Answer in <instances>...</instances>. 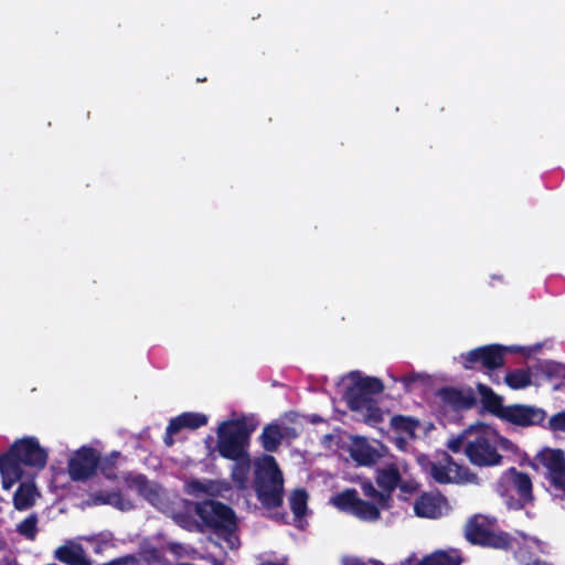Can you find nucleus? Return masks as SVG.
Instances as JSON below:
<instances>
[{"label": "nucleus", "mask_w": 565, "mask_h": 565, "mask_svg": "<svg viewBox=\"0 0 565 565\" xmlns=\"http://www.w3.org/2000/svg\"><path fill=\"white\" fill-rule=\"evenodd\" d=\"M343 397L351 411L367 423L376 425L383 422L385 413L374 403L372 395L380 394L384 386L376 377L364 376L360 372H351L340 383Z\"/></svg>", "instance_id": "2"}, {"label": "nucleus", "mask_w": 565, "mask_h": 565, "mask_svg": "<svg viewBox=\"0 0 565 565\" xmlns=\"http://www.w3.org/2000/svg\"><path fill=\"white\" fill-rule=\"evenodd\" d=\"M520 562L522 563V565H548V564L540 562V561H533L531 563H524L523 559H520Z\"/></svg>", "instance_id": "39"}, {"label": "nucleus", "mask_w": 565, "mask_h": 565, "mask_svg": "<svg viewBox=\"0 0 565 565\" xmlns=\"http://www.w3.org/2000/svg\"><path fill=\"white\" fill-rule=\"evenodd\" d=\"M111 565H140L139 562L137 559H135L134 557H127L125 559H121L119 562H116Z\"/></svg>", "instance_id": "37"}, {"label": "nucleus", "mask_w": 565, "mask_h": 565, "mask_svg": "<svg viewBox=\"0 0 565 565\" xmlns=\"http://www.w3.org/2000/svg\"><path fill=\"white\" fill-rule=\"evenodd\" d=\"M480 362L487 369H495L503 364L502 348L499 345H489L470 351L465 356V366L467 369Z\"/></svg>", "instance_id": "15"}, {"label": "nucleus", "mask_w": 565, "mask_h": 565, "mask_svg": "<svg viewBox=\"0 0 565 565\" xmlns=\"http://www.w3.org/2000/svg\"><path fill=\"white\" fill-rule=\"evenodd\" d=\"M250 430L244 419L224 422L217 429L220 454L231 460L246 457V445Z\"/></svg>", "instance_id": "9"}, {"label": "nucleus", "mask_w": 565, "mask_h": 565, "mask_svg": "<svg viewBox=\"0 0 565 565\" xmlns=\"http://www.w3.org/2000/svg\"><path fill=\"white\" fill-rule=\"evenodd\" d=\"M39 498V492L33 482H24L17 490L13 502L14 507L18 510H26L31 508L36 499Z\"/></svg>", "instance_id": "23"}, {"label": "nucleus", "mask_w": 565, "mask_h": 565, "mask_svg": "<svg viewBox=\"0 0 565 565\" xmlns=\"http://www.w3.org/2000/svg\"><path fill=\"white\" fill-rule=\"evenodd\" d=\"M450 505L440 493H424L414 502L415 514L419 518L437 519L449 513Z\"/></svg>", "instance_id": "13"}, {"label": "nucleus", "mask_w": 565, "mask_h": 565, "mask_svg": "<svg viewBox=\"0 0 565 565\" xmlns=\"http://www.w3.org/2000/svg\"><path fill=\"white\" fill-rule=\"evenodd\" d=\"M128 486L163 513L170 515L180 526H190V510L183 500L177 497L171 499L158 484L149 483L142 476L129 478Z\"/></svg>", "instance_id": "5"}, {"label": "nucleus", "mask_w": 565, "mask_h": 565, "mask_svg": "<svg viewBox=\"0 0 565 565\" xmlns=\"http://www.w3.org/2000/svg\"><path fill=\"white\" fill-rule=\"evenodd\" d=\"M501 418L514 425L532 426L542 423L545 413L541 408L532 406L511 405L502 411Z\"/></svg>", "instance_id": "14"}, {"label": "nucleus", "mask_w": 565, "mask_h": 565, "mask_svg": "<svg viewBox=\"0 0 565 565\" xmlns=\"http://www.w3.org/2000/svg\"><path fill=\"white\" fill-rule=\"evenodd\" d=\"M413 562V557H408L406 558L404 562H403V565H411V563Z\"/></svg>", "instance_id": "41"}, {"label": "nucleus", "mask_w": 565, "mask_h": 565, "mask_svg": "<svg viewBox=\"0 0 565 565\" xmlns=\"http://www.w3.org/2000/svg\"><path fill=\"white\" fill-rule=\"evenodd\" d=\"M399 480L401 473L396 466L387 465L386 467L379 469L376 475V483L382 490H377V493L388 494L391 501V493L396 488Z\"/></svg>", "instance_id": "22"}, {"label": "nucleus", "mask_w": 565, "mask_h": 565, "mask_svg": "<svg viewBox=\"0 0 565 565\" xmlns=\"http://www.w3.org/2000/svg\"><path fill=\"white\" fill-rule=\"evenodd\" d=\"M227 487L213 480H190L185 484V491L195 497L201 495H221Z\"/></svg>", "instance_id": "21"}, {"label": "nucleus", "mask_w": 565, "mask_h": 565, "mask_svg": "<svg viewBox=\"0 0 565 565\" xmlns=\"http://www.w3.org/2000/svg\"><path fill=\"white\" fill-rule=\"evenodd\" d=\"M466 436H467V430L462 435L450 438L447 443L448 449L451 450L452 452H459L463 446L466 448L467 447V437Z\"/></svg>", "instance_id": "34"}, {"label": "nucleus", "mask_w": 565, "mask_h": 565, "mask_svg": "<svg viewBox=\"0 0 565 565\" xmlns=\"http://www.w3.org/2000/svg\"><path fill=\"white\" fill-rule=\"evenodd\" d=\"M98 456L92 449L83 447L77 450L68 461V472L73 480H85L89 478L97 467Z\"/></svg>", "instance_id": "12"}, {"label": "nucleus", "mask_w": 565, "mask_h": 565, "mask_svg": "<svg viewBox=\"0 0 565 565\" xmlns=\"http://www.w3.org/2000/svg\"><path fill=\"white\" fill-rule=\"evenodd\" d=\"M54 556L60 562L68 565H90L83 547L74 541H68L57 547L54 552Z\"/></svg>", "instance_id": "18"}, {"label": "nucleus", "mask_w": 565, "mask_h": 565, "mask_svg": "<svg viewBox=\"0 0 565 565\" xmlns=\"http://www.w3.org/2000/svg\"><path fill=\"white\" fill-rule=\"evenodd\" d=\"M284 437V433L280 426L278 425H269L267 426L262 435L263 446L266 450L273 451L275 450L281 439Z\"/></svg>", "instance_id": "27"}, {"label": "nucleus", "mask_w": 565, "mask_h": 565, "mask_svg": "<svg viewBox=\"0 0 565 565\" xmlns=\"http://www.w3.org/2000/svg\"><path fill=\"white\" fill-rule=\"evenodd\" d=\"M343 565H365V564L356 558H344ZM374 565H377V564H374Z\"/></svg>", "instance_id": "38"}, {"label": "nucleus", "mask_w": 565, "mask_h": 565, "mask_svg": "<svg viewBox=\"0 0 565 565\" xmlns=\"http://www.w3.org/2000/svg\"><path fill=\"white\" fill-rule=\"evenodd\" d=\"M482 545L494 548H508L512 546V540L505 533L492 530Z\"/></svg>", "instance_id": "32"}, {"label": "nucleus", "mask_w": 565, "mask_h": 565, "mask_svg": "<svg viewBox=\"0 0 565 565\" xmlns=\"http://www.w3.org/2000/svg\"><path fill=\"white\" fill-rule=\"evenodd\" d=\"M478 392L481 396L482 403L491 413L502 416V411L507 407L502 405V399L500 396L494 394L489 387L479 384Z\"/></svg>", "instance_id": "25"}, {"label": "nucleus", "mask_w": 565, "mask_h": 565, "mask_svg": "<svg viewBox=\"0 0 565 565\" xmlns=\"http://www.w3.org/2000/svg\"><path fill=\"white\" fill-rule=\"evenodd\" d=\"M465 454L471 463L480 467L499 466L505 452L516 458L522 457L519 446L500 435L493 427L478 424L467 429Z\"/></svg>", "instance_id": "1"}, {"label": "nucleus", "mask_w": 565, "mask_h": 565, "mask_svg": "<svg viewBox=\"0 0 565 565\" xmlns=\"http://www.w3.org/2000/svg\"><path fill=\"white\" fill-rule=\"evenodd\" d=\"M96 502L114 505L115 508H117L121 511L130 510L134 507V504L130 500L125 499L124 497H121L118 493H109L105 497L104 495L97 497Z\"/></svg>", "instance_id": "31"}, {"label": "nucleus", "mask_w": 565, "mask_h": 565, "mask_svg": "<svg viewBox=\"0 0 565 565\" xmlns=\"http://www.w3.org/2000/svg\"><path fill=\"white\" fill-rule=\"evenodd\" d=\"M492 526V520L483 515H476L466 525V536L470 542L482 545L493 530Z\"/></svg>", "instance_id": "19"}, {"label": "nucleus", "mask_w": 565, "mask_h": 565, "mask_svg": "<svg viewBox=\"0 0 565 565\" xmlns=\"http://www.w3.org/2000/svg\"><path fill=\"white\" fill-rule=\"evenodd\" d=\"M461 558L456 551H438L426 556L417 565H460Z\"/></svg>", "instance_id": "24"}, {"label": "nucleus", "mask_w": 565, "mask_h": 565, "mask_svg": "<svg viewBox=\"0 0 565 565\" xmlns=\"http://www.w3.org/2000/svg\"><path fill=\"white\" fill-rule=\"evenodd\" d=\"M18 532L21 535H23L30 540H33L36 534V519L34 516H30V518L25 519L24 521H22L18 525Z\"/></svg>", "instance_id": "33"}, {"label": "nucleus", "mask_w": 565, "mask_h": 565, "mask_svg": "<svg viewBox=\"0 0 565 565\" xmlns=\"http://www.w3.org/2000/svg\"><path fill=\"white\" fill-rule=\"evenodd\" d=\"M396 445L399 449H405V441L403 437L396 439Z\"/></svg>", "instance_id": "40"}, {"label": "nucleus", "mask_w": 565, "mask_h": 565, "mask_svg": "<svg viewBox=\"0 0 565 565\" xmlns=\"http://www.w3.org/2000/svg\"><path fill=\"white\" fill-rule=\"evenodd\" d=\"M47 451L34 437L21 438L0 456L2 487L9 490L23 476L21 465L41 470L46 466Z\"/></svg>", "instance_id": "3"}, {"label": "nucleus", "mask_w": 565, "mask_h": 565, "mask_svg": "<svg viewBox=\"0 0 565 565\" xmlns=\"http://www.w3.org/2000/svg\"><path fill=\"white\" fill-rule=\"evenodd\" d=\"M540 461L547 469V477L552 486L557 490L565 491V457L558 449H544L540 456Z\"/></svg>", "instance_id": "11"}, {"label": "nucleus", "mask_w": 565, "mask_h": 565, "mask_svg": "<svg viewBox=\"0 0 565 565\" xmlns=\"http://www.w3.org/2000/svg\"><path fill=\"white\" fill-rule=\"evenodd\" d=\"M308 495L303 490L297 489L290 495V508L297 518L306 513Z\"/></svg>", "instance_id": "30"}, {"label": "nucleus", "mask_w": 565, "mask_h": 565, "mask_svg": "<svg viewBox=\"0 0 565 565\" xmlns=\"http://www.w3.org/2000/svg\"><path fill=\"white\" fill-rule=\"evenodd\" d=\"M352 459L362 466H370L381 459L387 451L386 447L379 441H369L363 437H354L350 444Z\"/></svg>", "instance_id": "10"}, {"label": "nucleus", "mask_w": 565, "mask_h": 565, "mask_svg": "<svg viewBox=\"0 0 565 565\" xmlns=\"http://www.w3.org/2000/svg\"><path fill=\"white\" fill-rule=\"evenodd\" d=\"M505 383L513 390H522L532 384V374L527 370L511 371L505 375Z\"/></svg>", "instance_id": "26"}, {"label": "nucleus", "mask_w": 565, "mask_h": 565, "mask_svg": "<svg viewBox=\"0 0 565 565\" xmlns=\"http://www.w3.org/2000/svg\"><path fill=\"white\" fill-rule=\"evenodd\" d=\"M361 488L369 501L360 499L355 490H345L331 497L330 503L337 509L351 513L360 520H379L381 511L390 508L388 494L377 493V490L370 481L363 482Z\"/></svg>", "instance_id": "4"}, {"label": "nucleus", "mask_w": 565, "mask_h": 565, "mask_svg": "<svg viewBox=\"0 0 565 565\" xmlns=\"http://www.w3.org/2000/svg\"><path fill=\"white\" fill-rule=\"evenodd\" d=\"M205 423L206 417L202 414L184 413L170 422L167 428V437L164 441L168 446H171L173 444V434L178 433L182 428L195 429L200 426H203Z\"/></svg>", "instance_id": "17"}, {"label": "nucleus", "mask_w": 565, "mask_h": 565, "mask_svg": "<svg viewBox=\"0 0 565 565\" xmlns=\"http://www.w3.org/2000/svg\"><path fill=\"white\" fill-rule=\"evenodd\" d=\"M262 565H282V564H276V563H264Z\"/></svg>", "instance_id": "42"}, {"label": "nucleus", "mask_w": 565, "mask_h": 565, "mask_svg": "<svg viewBox=\"0 0 565 565\" xmlns=\"http://www.w3.org/2000/svg\"><path fill=\"white\" fill-rule=\"evenodd\" d=\"M523 545L526 548H535L537 551L544 552L545 551V543L534 539V537H525L523 536Z\"/></svg>", "instance_id": "36"}, {"label": "nucleus", "mask_w": 565, "mask_h": 565, "mask_svg": "<svg viewBox=\"0 0 565 565\" xmlns=\"http://www.w3.org/2000/svg\"><path fill=\"white\" fill-rule=\"evenodd\" d=\"M417 462L428 478L437 483L465 484L476 483L477 477L467 467L460 466L452 460L446 452L440 454L434 459L425 455L417 457Z\"/></svg>", "instance_id": "7"}, {"label": "nucleus", "mask_w": 565, "mask_h": 565, "mask_svg": "<svg viewBox=\"0 0 565 565\" xmlns=\"http://www.w3.org/2000/svg\"><path fill=\"white\" fill-rule=\"evenodd\" d=\"M196 513L207 526L216 531L226 547L234 550L239 545L234 514L230 508L215 501H205L196 505Z\"/></svg>", "instance_id": "8"}, {"label": "nucleus", "mask_w": 565, "mask_h": 565, "mask_svg": "<svg viewBox=\"0 0 565 565\" xmlns=\"http://www.w3.org/2000/svg\"><path fill=\"white\" fill-rule=\"evenodd\" d=\"M502 481L515 490L521 501H527L530 499L532 483L526 475L515 469H510L503 475Z\"/></svg>", "instance_id": "20"}, {"label": "nucleus", "mask_w": 565, "mask_h": 565, "mask_svg": "<svg viewBox=\"0 0 565 565\" xmlns=\"http://www.w3.org/2000/svg\"><path fill=\"white\" fill-rule=\"evenodd\" d=\"M255 489L264 505L273 508L281 503L284 478L271 456H263L255 461Z\"/></svg>", "instance_id": "6"}, {"label": "nucleus", "mask_w": 565, "mask_h": 565, "mask_svg": "<svg viewBox=\"0 0 565 565\" xmlns=\"http://www.w3.org/2000/svg\"><path fill=\"white\" fill-rule=\"evenodd\" d=\"M550 426L553 430L565 431V412L552 417L550 420Z\"/></svg>", "instance_id": "35"}, {"label": "nucleus", "mask_w": 565, "mask_h": 565, "mask_svg": "<svg viewBox=\"0 0 565 565\" xmlns=\"http://www.w3.org/2000/svg\"><path fill=\"white\" fill-rule=\"evenodd\" d=\"M236 463L233 468L232 478L239 489H245L248 483L249 476V460L246 457L235 460Z\"/></svg>", "instance_id": "28"}, {"label": "nucleus", "mask_w": 565, "mask_h": 565, "mask_svg": "<svg viewBox=\"0 0 565 565\" xmlns=\"http://www.w3.org/2000/svg\"><path fill=\"white\" fill-rule=\"evenodd\" d=\"M443 398L446 405L452 408H467L471 405V398L456 390L444 391Z\"/></svg>", "instance_id": "29"}, {"label": "nucleus", "mask_w": 565, "mask_h": 565, "mask_svg": "<svg viewBox=\"0 0 565 565\" xmlns=\"http://www.w3.org/2000/svg\"><path fill=\"white\" fill-rule=\"evenodd\" d=\"M391 426L396 434L414 439L426 437L434 429L431 423H420L413 417L402 415L392 417Z\"/></svg>", "instance_id": "16"}]
</instances>
